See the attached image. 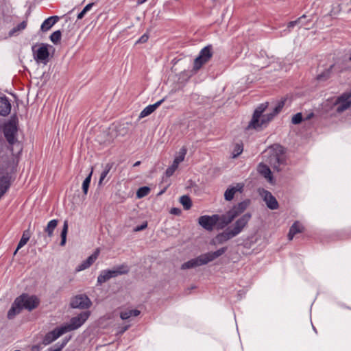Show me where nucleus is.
<instances>
[{
	"instance_id": "obj_18",
	"label": "nucleus",
	"mask_w": 351,
	"mask_h": 351,
	"mask_svg": "<svg viewBox=\"0 0 351 351\" xmlns=\"http://www.w3.org/2000/svg\"><path fill=\"white\" fill-rule=\"evenodd\" d=\"M65 332L63 330V328L61 327L56 328L51 332L47 333L43 340V342L45 344L47 345L51 343V342L56 340L58 337H60L61 335L64 334Z\"/></svg>"
},
{
	"instance_id": "obj_19",
	"label": "nucleus",
	"mask_w": 351,
	"mask_h": 351,
	"mask_svg": "<svg viewBox=\"0 0 351 351\" xmlns=\"http://www.w3.org/2000/svg\"><path fill=\"white\" fill-rule=\"evenodd\" d=\"M204 265H205V264H204L202 256L201 254L199 256H197L195 258L191 259V260L188 261L187 262H185L184 263H183L181 265V269L184 270V269H188Z\"/></svg>"
},
{
	"instance_id": "obj_37",
	"label": "nucleus",
	"mask_w": 351,
	"mask_h": 351,
	"mask_svg": "<svg viewBox=\"0 0 351 351\" xmlns=\"http://www.w3.org/2000/svg\"><path fill=\"white\" fill-rule=\"evenodd\" d=\"M303 19H306L305 15L302 16L301 17L298 18L295 21L289 22L288 23L287 27L289 29H291V28H293V27H295V25H299L301 27L302 25H304V24L302 23Z\"/></svg>"
},
{
	"instance_id": "obj_38",
	"label": "nucleus",
	"mask_w": 351,
	"mask_h": 351,
	"mask_svg": "<svg viewBox=\"0 0 351 351\" xmlns=\"http://www.w3.org/2000/svg\"><path fill=\"white\" fill-rule=\"evenodd\" d=\"M286 99H282L280 101L276 106L274 108L273 112L267 113V114H274V117L279 113L285 106Z\"/></svg>"
},
{
	"instance_id": "obj_51",
	"label": "nucleus",
	"mask_w": 351,
	"mask_h": 351,
	"mask_svg": "<svg viewBox=\"0 0 351 351\" xmlns=\"http://www.w3.org/2000/svg\"><path fill=\"white\" fill-rule=\"evenodd\" d=\"M302 23H304V25H302V27H304L305 29H308V27H306V26L307 25V23L305 21V19L302 20Z\"/></svg>"
},
{
	"instance_id": "obj_43",
	"label": "nucleus",
	"mask_w": 351,
	"mask_h": 351,
	"mask_svg": "<svg viewBox=\"0 0 351 351\" xmlns=\"http://www.w3.org/2000/svg\"><path fill=\"white\" fill-rule=\"evenodd\" d=\"M243 152V146L239 145V144H237L235 147H234V149L233 151V158H236L239 155H240Z\"/></svg>"
},
{
	"instance_id": "obj_48",
	"label": "nucleus",
	"mask_w": 351,
	"mask_h": 351,
	"mask_svg": "<svg viewBox=\"0 0 351 351\" xmlns=\"http://www.w3.org/2000/svg\"><path fill=\"white\" fill-rule=\"evenodd\" d=\"M86 14V12H84V10H82L77 15V19H82L84 15Z\"/></svg>"
},
{
	"instance_id": "obj_36",
	"label": "nucleus",
	"mask_w": 351,
	"mask_h": 351,
	"mask_svg": "<svg viewBox=\"0 0 351 351\" xmlns=\"http://www.w3.org/2000/svg\"><path fill=\"white\" fill-rule=\"evenodd\" d=\"M150 191V189L148 186H143L138 189L136 191V197L137 198H143L147 196Z\"/></svg>"
},
{
	"instance_id": "obj_39",
	"label": "nucleus",
	"mask_w": 351,
	"mask_h": 351,
	"mask_svg": "<svg viewBox=\"0 0 351 351\" xmlns=\"http://www.w3.org/2000/svg\"><path fill=\"white\" fill-rule=\"evenodd\" d=\"M61 36V32L60 30H57L51 34V35L50 36V40L53 43L56 45L60 43Z\"/></svg>"
},
{
	"instance_id": "obj_30",
	"label": "nucleus",
	"mask_w": 351,
	"mask_h": 351,
	"mask_svg": "<svg viewBox=\"0 0 351 351\" xmlns=\"http://www.w3.org/2000/svg\"><path fill=\"white\" fill-rule=\"evenodd\" d=\"M112 165L110 164V163H107L105 167H104V169L103 170V171L101 172V175H100V178H99V185H101L104 179L106 178V176H108V174L109 173L110 169H112Z\"/></svg>"
},
{
	"instance_id": "obj_21",
	"label": "nucleus",
	"mask_w": 351,
	"mask_h": 351,
	"mask_svg": "<svg viewBox=\"0 0 351 351\" xmlns=\"http://www.w3.org/2000/svg\"><path fill=\"white\" fill-rule=\"evenodd\" d=\"M11 110V104L6 97H0V115L7 116Z\"/></svg>"
},
{
	"instance_id": "obj_46",
	"label": "nucleus",
	"mask_w": 351,
	"mask_h": 351,
	"mask_svg": "<svg viewBox=\"0 0 351 351\" xmlns=\"http://www.w3.org/2000/svg\"><path fill=\"white\" fill-rule=\"evenodd\" d=\"M128 328H129V326H124V327L119 328V330H118V332H117V333H118L119 335H121V334H123L125 331H126V330L128 329Z\"/></svg>"
},
{
	"instance_id": "obj_5",
	"label": "nucleus",
	"mask_w": 351,
	"mask_h": 351,
	"mask_svg": "<svg viewBox=\"0 0 351 351\" xmlns=\"http://www.w3.org/2000/svg\"><path fill=\"white\" fill-rule=\"evenodd\" d=\"M213 56V49L210 45L204 47L198 56L194 60L193 70L195 72L199 71L201 67L207 63Z\"/></svg>"
},
{
	"instance_id": "obj_56",
	"label": "nucleus",
	"mask_w": 351,
	"mask_h": 351,
	"mask_svg": "<svg viewBox=\"0 0 351 351\" xmlns=\"http://www.w3.org/2000/svg\"><path fill=\"white\" fill-rule=\"evenodd\" d=\"M45 242H46V243H48V242H49V241L47 239V238H45Z\"/></svg>"
},
{
	"instance_id": "obj_15",
	"label": "nucleus",
	"mask_w": 351,
	"mask_h": 351,
	"mask_svg": "<svg viewBox=\"0 0 351 351\" xmlns=\"http://www.w3.org/2000/svg\"><path fill=\"white\" fill-rule=\"evenodd\" d=\"M227 250V247H221L219 250H217L215 252H210L205 254H202V258L204 262V264L206 265L208 263L215 260L218 257L223 255Z\"/></svg>"
},
{
	"instance_id": "obj_55",
	"label": "nucleus",
	"mask_w": 351,
	"mask_h": 351,
	"mask_svg": "<svg viewBox=\"0 0 351 351\" xmlns=\"http://www.w3.org/2000/svg\"><path fill=\"white\" fill-rule=\"evenodd\" d=\"M123 130H124V132L123 133V135H125V133L126 131H125V128H123Z\"/></svg>"
},
{
	"instance_id": "obj_33",
	"label": "nucleus",
	"mask_w": 351,
	"mask_h": 351,
	"mask_svg": "<svg viewBox=\"0 0 351 351\" xmlns=\"http://www.w3.org/2000/svg\"><path fill=\"white\" fill-rule=\"evenodd\" d=\"M180 202L185 210H189L192 206L191 200L187 195H182L180 198Z\"/></svg>"
},
{
	"instance_id": "obj_29",
	"label": "nucleus",
	"mask_w": 351,
	"mask_h": 351,
	"mask_svg": "<svg viewBox=\"0 0 351 351\" xmlns=\"http://www.w3.org/2000/svg\"><path fill=\"white\" fill-rule=\"evenodd\" d=\"M9 187L8 178L5 176L0 177V198L6 192Z\"/></svg>"
},
{
	"instance_id": "obj_50",
	"label": "nucleus",
	"mask_w": 351,
	"mask_h": 351,
	"mask_svg": "<svg viewBox=\"0 0 351 351\" xmlns=\"http://www.w3.org/2000/svg\"><path fill=\"white\" fill-rule=\"evenodd\" d=\"M146 227H147V223H145V224L141 226L140 227H137L136 228V231L142 230L145 229Z\"/></svg>"
},
{
	"instance_id": "obj_1",
	"label": "nucleus",
	"mask_w": 351,
	"mask_h": 351,
	"mask_svg": "<svg viewBox=\"0 0 351 351\" xmlns=\"http://www.w3.org/2000/svg\"><path fill=\"white\" fill-rule=\"evenodd\" d=\"M250 204L249 199H245L234 205L225 215L219 216L218 215H203L199 217V224L205 230L212 231L219 220H221V225L218 226V229H221L230 224L234 219L240 216L248 208Z\"/></svg>"
},
{
	"instance_id": "obj_40",
	"label": "nucleus",
	"mask_w": 351,
	"mask_h": 351,
	"mask_svg": "<svg viewBox=\"0 0 351 351\" xmlns=\"http://www.w3.org/2000/svg\"><path fill=\"white\" fill-rule=\"evenodd\" d=\"M100 253V250L99 248H97L95 252L87 258L86 261L91 266L93 263L97 259Z\"/></svg>"
},
{
	"instance_id": "obj_6",
	"label": "nucleus",
	"mask_w": 351,
	"mask_h": 351,
	"mask_svg": "<svg viewBox=\"0 0 351 351\" xmlns=\"http://www.w3.org/2000/svg\"><path fill=\"white\" fill-rule=\"evenodd\" d=\"M251 218L252 214L250 213H246L237 219L233 224L228 228L234 237L242 232L247 226Z\"/></svg>"
},
{
	"instance_id": "obj_54",
	"label": "nucleus",
	"mask_w": 351,
	"mask_h": 351,
	"mask_svg": "<svg viewBox=\"0 0 351 351\" xmlns=\"http://www.w3.org/2000/svg\"><path fill=\"white\" fill-rule=\"evenodd\" d=\"M322 75H319V76H318V79H319V80H321V79H322Z\"/></svg>"
},
{
	"instance_id": "obj_25",
	"label": "nucleus",
	"mask_w": 351,
	"mask_h": 351,
	"mask_svg": "<svg viewBox=\"0 0 351 351\" xmlns=\"http://www.w3.org/2000/svg\"><path fill=\"white\" fill-rule=\"evenodd\" d=\"M22 308L19 304V302H17V299L16 298L14 302H13L10 309L8 312V317L11 319H13L16 315L19 314L21 311Z\"/></svg>"
},
{
	"instance_id": "obj_47",
	"label": "nucleus",
	"mask_w": 351,
	"mask_h": 351,
	"mask_svg": "<svg viewBox=\"0 0 351 351\" xmlns=\"http://www.w3.org/2000/svg\"><path fill=\"white\" fill-rule=\"evenodd\" d=\"M180 209L176 208H172V209H171V214H174V215H179V214H180Z\"/></svg>"
},
{
	"instance_id": "obj_41",
	"label": "nucleus",
	"mask_w": 351,
	"mask_h": 351,
	"mask_svg": "<svg viewBox=\"0 0 351 351\" xmlns=\"http://www.w3.org/2000/svg\"><path fill=\"white\" fill-rule=\"evenodd\" d=\"M178 165H178L175 162H173V164L167 169L165 172L166 176L167 177L171 176L175 172V171L178 169Z\"/></svg>"
},
{
	"instance_id": "obj_52",
	"label": "nucleus",
	"mask_w": 351,
	"mask_h": 351,
	"mask_svg": "<svg viewBox=\"0 0 351 351\" xmlns=\"http://www.w3.org/2000/svg\"><path fill=\"white\" fill-rule=\"evenodd\" d=\"M147 0H138L137 2L138 4H142L145 3Z\"/></svg>"
},
{
	"instance_id": "obj_3",
	"label": "nucleus",
	"mask_w": 351,
	"mask_h": 351,
	"mask_svg": "<svg viewBox=\"0 0 351 351\" xmlns=\"http://www.w3.org/2000/svg\"><path fill=\"white\" fill-rule=\"evenodd\" d=\"M266 161L277 171H280L285 165L286 157L283 147L279 145H274L264 152Z\"/></svg>"
},
{
	"instance_id": "obj_45",
	"label": "nucleus",
	"mask_w": 351,
	"mask_h": 351,
	"mask_svg": "<svg viewBox=\"0 0 351 351\" xmlns=\"http://www.w3.org/2000/svg\"><path fill=\"white\" fill-rule=\"evenodd\" d=\"M148 40V36L145 34L143 35L137 41V43H145Z\"/></svg>"
},
{
	"instance_id": "obj_31",
	"label": "nucleus",
	"mask_w": 351,
	"mask_h": 351,
	"mask_svg": "<svg viewBox=\"0 0 351 351\" xmlns=\"http://www.w3.org/2000/svg\"><path fill=\"white\" fill-rule=\"evenodd\" d=\"M93 171V168H91V171L88 176L85 178L82 183V190L84 195H86L88 193V187L90 183L91 177Z\"/></svg>"
},
{
	"instance_id": "obj_13",
	"label": "nucleus",
	"mask_w": 351,
	"mask_h": 351,
	"mask_svg": "<svg viewBox=\"0 0 351 351\" xmlns=\"http://www.w3.org/2000/svg\"><path fill=\"white\" fill-rule=\"evenodd\" d=\"M259 193L269 209L276 210L278 208V203L276 197L269 191L262 189Z\"/></svg>"
},
{
	"instance_id": "obj_22",
	"label": "nucleus",
	"mask_w": 351,
	"mask_h": 351,
	"mask_svg": "<svg viewBox=\"0 0 351 351\" xmlns=\"http://www.w3.org/2000/svg\"><path fill=\"white\" fill-rule=\"evenodd\" d=\"M304 228L301 223H300L298 221H295L289 229V232L288 233L289 240H292L295 234L301 233L304 231Z\"/></svg>"
},
{
	"instance_id": "obj_26",
	"label": "nucleus",
	"mask_w": 351,
	"mask_h": 351,
	"mask_svg": "<svg viewBox=\"0 0 351 351\" xmlns=\"http://www.w3.org/2000/svg\"><path fill=\"white\" fill-rule=\"evenodd\" d=\"M258 171L269 182H271L272 176L269 167L264 164H260L258 167Z\"/></svg>"
},
{
	"instance_id": "obj_27",
	"label": "nucleus",
	"mask_w": 351,
	"mask_h": 351,
	"mask_svg": "<svg viewBox=\"0 0 351 351\" xmlns=\"http://www.w3.org/2000/svg\"><path fill=\"white\" fill-rule=\"evenodd\" d=\"M58 220L52 219L49 221L45 228V232L47 237L50 239L53 234V231L58 226Z\"/></svg>"
},
{
	"instance_id": "obj_35",
	"label": "nucleus",
	"mask_w": 351,
	"mask_h": 351,
	"mask_svg": "<svg viewBox=\"0 0 351 351\" xmlns=\"http://www.w3.org/2000/svg\"><path fill=\"white\" fill-rule=\"evenodd\" d=\"M27 27V21H23L20 24H19L16 27H14L9 33L10 36H14L19 32H21L25 29Z\"/></svg>"
},
{
	"instance_id": "obj_53",
	"label": "nucleus",
	"mask_w": 351,
	"mask_h": 351,
	"mask_svg": "<svg viewBox=\"0 0 351 351\" xmlns=\"http://www.w3.org/2000/svg\"><path fill=\"white\" fill-rule=\"evenodd\" d=\"M140 164H141V161H137V162H136L134 164V165H133V166H134V167H137V166L140 165Z\"/></svg>"
},
{
	"instance_id": "obj_4",
	"label": "nucleus",
	"mask_w": 351,
	"mask_h": 351,
	"mask_svg": "<svg viewBox=\"0 0 351 351\" xmlns=\"http://www.w3.org/2000/svg\"><path fill=\"white\" fill-rule=\"evenodd\" d=\"M128 271V266L125 265H119L113 269L102 270L97 277V283L98 285H101L112 278L127 274Z\"/></svg>"
},
{
	"instance_id": "obj_24",
	"label": "nucleus",
	"mask_w": 351,
	"mask_h": 351,
	"mask_svg": "<svg viewBox=\"0 0 351 351\" xmlns=\"http://www.w3.org/2000/svg\"><path fill=\"white\" fill-rule=\"evenodd\" d=\"M58 19L59 18L57 16H50L45 19L41 25V31L47 32L51 28V27L57 23Z\"/></svg>"
},
{
	"instance_id": "obj_9",
	"label": "nucleus",
	"mask_w": 351,
	"mask_h": 351,
	"mask_svg": "<svg viewBox=\"0 0 351 351\" xmlns=\"http://www.w3.org/2000/svg\"><path fill=\"white\" fill-rule=\"evenodd\" d=\"M3 133L8 142L12 145L16 141L17 126L14 121H9L4 125Z\"/></svg>"
},
{
	"instance_id": "obj_42",
	"label": "nucleus",
	"mask_w": 351,
	"mask_h": 351,
	"mask_svg": "<svg viewBox=\"0 0 351 351\" xmlns=\"http://www.w3.org/2000/svg\"><path fill=\"white\" fill-rule=\"evenodd\" d=\"M302 113L299 112L293 116L291 122L293 124L297 125L302 122Z\"/></svg>"
},
{
	"instance_id": "obj_20",
	"label": "nucleus",
	"mask_w": 351,
	"mask_h": 351,
	"mask_svg": "<svg viewBox=\"0 0 351 351\" xmlns=\"http://www.w3.org/2000/svg\"><path fill=\"white\" fill-rule=\"evenodd\" d=\"M165 100V98L160 99L157 101L154 104L149 105L145 107L140 113L139 118H144L147 116L151 114L153 112H154Z\"/></svg>"
},
{
	"instance_id": "obj_49",
	"label": "nucleus",
	"mask_w": 351,
	"mask_h": 351,
	"mask_svg": "<svg viewBox=\"0 0 351 351\" xmlns=\"http://www.w3.org/2000/svg\"><path fill=\"white\" fill-rule=\"evenodd\" d=\"M91 7H92V5H91V4H88V5H86L84 8V9H83L84 12H85L86 13L88 10H90V9L91 8Z\"/></svg>"
},
{
	"instance_id": "obj_11",
	"label": "nucleus",
	"mask_w": 351,
	"mask_h": 351,
	"mask_svg": "<svg viewBox=\"0 0 351 351\" xmlns=\"http://www.w3.org/2000/svg\"><path fill=\"white\" fill-rule=\"evenodd\" d=\"M337 106V112H342L351 106V93H343L335 102Z\"/></svg>"
},
{
	"instance_id": "obj_44",
	"label": "nucleus",
	"mask_w": 351,
	"mask_h": 351,
	"mask_svg": "<svg viewBox=\"0 0 351 351\" xmlns=\"http://www.w3.org/2000/svg\"><path fill=\"white\" fill-rule=\"evenodd\" d=\"M90 267V265L88 263L86 260H85L77 266V267L76 268V270L77 271H80L84 270Z\"/></svg>"
},
{
	"instance_id": "obj_2",
	"label": "nucleus",
	"mask_w": 351,
	"mask_h": 351,
	"mask_svg": "<svg viewBox=\"0 0 351 351\" xmlns=\"http://www.w3.org/2000/svg\"><path fill=\"white\" fill-rule=\"evenodd\" d=\"M267 106V103H263L255 109L252 118L246 128L247 130H262L273 119L274 114H264Z\"/></svg>"
},
{
	"instance_id": "obj_7",
	"label": "nucleus",
	"mask_w": 351,
	"mask_h": 351,
	"mask_svg": "<svg viewBox=\"0 0 351 351\" xmlns=\"http://www.w3.org/2000/svg\"><path fill=\"white\" fill-rule=\"evenodd\" d=\"M90 316V312H82L77 316L72 317L70 320V323L62 326V328L65 332L76 330L79 328L88 319Z\"/></svg>"
},
{
	"instance_id": "obj_28",
	"label": "nucleus",
	"mask_w": 351,
	"mask_h": 351,
	"mask_svg": "<svg viewBox=\"0 0 351 351\" xmlns=\"http://www.w3.org/2000/svg\"><path fill=\"white\" fill-rule=\"evenodd\" d=\"M29 238H30L29 231L28 230H25L23 233L22 237H21L19 243H18L17 247L14 253V255L16 254V252H18V250L19 249L23 247L27 243V241L29 240Z\"/></svg>"
},
{
	"instance_id": "obj_17",
	"label": "nucleus",
	"mask_w": 351,
	"mask_h": 351,
	"mask_svg": "<svg viewBox=\"0 0 351 351\" xmlns=\"http://www.w3.org/2000/svg\"><path fill=\"white\" fill-rule=\"evenodd\" d=\"M231 231L228 228L225 231L221 233L218 234L211 241V243L213 245L221 244L232 238H234Z\"/></svg>"
},
{
	"instance_id": "obj_16",
	"label": "nucleus",
	"mask_w": 351,
	"mask_h": 351,
	"mask_svg": "<svg viewBox=\"0 0 351 351\" xmlns=\"http://www.w3.org/2000/svg\"><path fill=\"white\" fill-rule=\"evenodd\" d=\"M227 250V247H221L219 250H217L215 252H210L205 254H202V258L204 262V264L206 265L208 263L215 260L218 257L223 255Z\"/></svg>"
},
{
	"instance_id": "obj_10",
	"label": "nucleus",
	"mask_w": 351,
	"mask_h": 351,
	"mask_svg": "<svg viewBox=\"0 0 351 351\" xmlns=\"http://www.w3.org/2000/svg\"><path fill=\"white\" fill-rule=\"evenodd\" d=\"M70 304L73 308L84 309L90 306L91 301L86 295H78L71 299Z\"/></svg>"
},
{
	"instance_id": "obj_57",
	"label": "nucleus",
	"mask_w": 351,
	"mask_h": 351,
	"mask_svg": "<svg viewBox=\"0 0 351 351\" xmlns=\"http://www.w3.org/2000/svg\"><path fill=\"white\" fill-rule=\"evenodd\" d=\"M350 60H351V53H350Z\"/></svg>"
},
{
	"instance_id": "obj_8",
	"label": "nucleus",
	"mask_w": 351,
	"mask_h": 351,
	"mask_svg": "<svg viewBox=\"0 0 351 351\" xmlns=\"http://www.w3.org/2000/svg\"><path fill=\"white\" fill-rule=\"evenodd\" d=\"M16 299L22 309L25 308L29 311L36 308L39 304V300L34 295L22 294Z\"/></svg>"
},
{
	"instance_id": "obj_12",
	"label": "nucleus",
	"mask_w": 351,
	"mask_h": 351,
	"mask_svg": "<svg viewBox=\"0 0 351 351\" xmlns=\"http://www.w3.org/2000/svg\"><path fill=\"white\" fill-rule=\"evenodd\" d=\"M32 50L34 52V59L37 62L45 63L47 62L49 53L46 45H42L37 49H36V47H33Z\"/></svg>"
},
{
	"instance_id": "obj_14",
	"label": "nucleus",
	"mask_w": 351,
	"mask_h": 351,
	"mask_svg": "<svg viewBox=\"0 0 351 351\" xmlns=\"http://www.w3.org/2000/svg\"><path fill=\"white\" fill-rule=\"evenodd\" d=\"M244 188L243 183H237L234 186H229L224 193V198L226 201H231L237 192L241 193Z\"/></svg>"
},
{
	"instance_id": "obj_32",
	"label": "nucleus",
	"mask_w": 351,
	"mask_h": 351,
	"mask_svg": "<svg viewBox=\"0 0 351 351\" xmlns=\"http://www.w3.org/2000/svg\"><path fill=\"white\" fill-rule=\"evenodd\" d=\"M187 149L185 147H182L179 152L178 156H176L173 162L179 165L181 162H182L184 160L185 156L186 154Z\"/></svg>"
},
{
	"instance_id": "obj_23",
	"label": "nucleus",
	"mask_w": 351,
	"mask_h": 351,
	"mask_svg": "<svg viewBox=\"0 0 351 351\" xmlns=\"http://www.w3.org/2000/svg\"><path fill=\"white\" fill-rule=\"evenodd\" d=\"M140 313H141L140 311H138L137 309H130V308H126V309L121 308L120 310V313H119L120 317L123 320L128 319L132 317H136V316L139 315Z\"/></svg>"
},
{
	"instance_id": "obj_34",
	"label": "nucleus",
	"mask_w": 351,
	"mask_h": 351,
	"mask_svg": "<svg viewBox=\"0 0 351 351\" xmlns=\"http://www.w3.org/2000/svg\"><path fill=\"white\" fill-rule=\"evenodd\" d=\"M67 232H68V221H64V225H63V228L61 232V242H60L61 246H64L66 243Z\"/></svg>"
}]
</instances>
